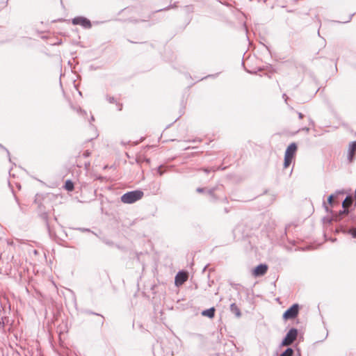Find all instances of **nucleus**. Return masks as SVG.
<instances>
[{
    "mask_svg": "<svg viewBox=\"0 0 356 356\" xmlns=\"http://www.w3.org/2000/svg\"><path fill=\"white\" fill-rule=\"evenodd\" d=\"M116 105H117V107H118V111H121L122 110V104H119V103H116Z\"/></svg>",
    "mask_w": 356,
    "mask_h": 356,
    "instance_id": "obj_21",
    "label": "nucleus"
},
{
    "mask_svg": "<svg viewBox=\"0 0 356 356\" xmlns=\"http://www.w3.org/2000/svg\"><path fill=\"white\" fill-rule=\"evenodd\" d=\"M293 350L291 348H288L283 352L280 356H293Z\"/></svg>",
    "mask_w": 356,
    "mask_h": 356,
    "instance_id": "obj_16",
    "label": "nucleus"
},
{
    "mask_svg": "<svg viewBox=\"0 0 356 356\" xmlns=\"http://www.w3.org/2000/svg\"><path fill=\"white\" fill-rule=\"evenodd\" d=\"M351 17H352V15H350V16L349 17V19H348V21H350V20L351 19Z\"/></svg>",
    "mask_w": 356,
    "mask_h": 356,
    "instance_id": "obj_29",
    "label": "nucleus"
},
{
    "mask_svg": "<svg viewBox=\"0 0 356 356\" xmlns=\"http://www.w3.org/2000/svg\"><path fill=\"white\" fill-rule=\"evenodd\" d=\"M230 310L232 313L235 314L237 317H240L241 316V311L235 303H232L230 305Z\"/></svg>",
    "mask_w": 356,
    "mask_h": 356,
    "instance_id": "obj_10",
    "label": "nucleus"
},
{
    "mask_svg": "<svg viewBox=\"0 0 356 356\" xmlns=\"http://www.w3.org/2000/svg\"><path fill=\"white\" fill-rule=\"evenodd\" d=\"M90 155V152L88 150L85 151L83 154V156L85 158L88 157Z\"/></svg>",
    "mask_w": 356,
    "mask_h": 356,
    "instance_id": "obj_18",
    "label": "nucleus"
},
{
    "mask_svg": "<svg viewBox=\"0 0 356 356\" xmlns=\"http://www.w3.org/2000/svg\"><path fill=\"white\" fill-rule=\"evenodd\" d=\"M299 306L298 304L293 305L283 314V318L285 320L293 319L298 314Z\"/></svg>",
    "mask_w": 356,
    "mask_h": 356,
    "instance_id": "obj_3",
    "label": "nucleus"
},
{
    "mask_svg": "<svg viewBox=\"0 0 356 356\" xmlns=\"http://www.w3.org/2000/svg\"><path fill=\"white\" fill-rule=\"evenodd\" d=\"M65 188L68 191H72L74 189V184L70 180H67L65 184Z\"/></svg>",
    "mask_w": 356,
    "mask_h": 356,
    "instance_id": "obj_13",
    "label": "nucleus"
},
{
    "mask_svg": "<svg viewBox=\"0 0 356 356\" xmlns=\"http://www.w3.org/2000/svg\"><path fill=\"white\" fill-rule=\"evenodd\" d=\"M345 233L350 234L353 238H356V227H352L344 231Z\"/></svg>",
    "mask_w": 356,
    "mask_h": 356,
    "instance_id": "obj_14",
    "label": "nucleus"
},
{
    "mask_svg": "<svg viewBox=\"0 0 356 356\" xmlns=\"http://www.w3.org/2000/svg\"><path fill=\"white\" fill-rule=\"evenodd\" d=\"M298 118H299L300 119H302V118H303V115H302V113H301L298 112Z\"/></svg>",
    "mask_w": 356,
    "mask_h": 356,
    "instance_id": "obj_23",
    "label": "nucleus"
},
{
    "mask_svg": "<svg viewBox=\"0 0 356 356\" xmlns=\"http://www.w3.org/2000/svg\"><path fill=\"white\" fill-rule=\"evenodd\" d=\"M356 153V141H353L349 144L348 149L347 159L350 163L354 160L355 154Z\"/></svg>",
    "mask_w": 356,
    "mask_h": 356,
    "instance_id": "obj_5",
    "label": "nucleus"
},
{
    "mask_svg": "<svg viewBox=\"0 0 356 356\" xmlns=\"http://www.w3.org/2000/svg\"><path fill=\"white\" fill-rule=\"evenodd\" d=\"M300 356V355H299Z\"/></svg>",
    "mask_w": 356,
    "mask_h": 356,
    "instance_id": "obj_30",
    "label": "nucleus"
},
{
    "mask_svg": "<svg viewBox=\"0 0 356 356\" xmlns=\"http://www.w3.org/2000/svg\"><path fill=\"white\" fill-rule=\"evenodd\" d=\"M216 170L214 168H211V169H209V168H204V171L207 173H209V172L211 171H215Z\"/></svg>",
    "mask_w": 356,
    "mask_h": 356,
    "instance_id": "obj_20",
    "label": "nucleus"
},
{
    "mask_svg": "<svg viewBox=\"0 0 356 356\" xmlns=\"http://www.w3.org/2000/svg\"><path fill=\"white\" fill-rule=\"evenodd\" d=\"M268 270V266L266 264H259L253 271V275L256 277L264 275Z\"/></svg>",
    "mask_w": 356,
    "mask_h": 356,
    "instance_id": "obj_7",
    "label": "nucleus"
},
{
    "mask_svg": "<svg viewBox=\"0 0 356 356\" xmlns=\"http://www.w3.org/2000/svg\"><path fill=\"white\" fill-rule=\"evenodd\" d=\"M296 151H297V145L295 143H292L286 148L284 155L289 156V157L293 159Z\"/></svg>",
    "mask_w": 356,
    "mask_h": 356,
    "instance_id": "obj_8",
    "label": "nucleus"
},
{
    "mask_svg": "<svg viewBox=\"0 0 356 356\" xmlns=\"http://www.w3.org/2000/svg\"><path fill=\"white\" fill-rule=\"evenodd\" d=\"M188 278V275L186 273L184 272H179L176 276H175V284L176 286H179L181 284H183Z\"/></svg>",
    "mask_w": 356,
    "mask_h": 356,
    "instance_id": "obj_6",
    "label": "nucleus"
},
{
    "mask_svg": "<svg viewBox=\"0 0 356 356\" xmlns=\"http://www.w3.org/2000/svg\"><path fill=\"white\" fill-rule=\"evenodd\" d=\"M303 131H305L306 132H308L309 131V129L308 127H304L302 128Z\"/></svg>",
    "mask_w": 356,
    "mask_h": 356,
    "instance_id": "obj_27",
    "label": "nucleus"
},
{
    "mask_svg": "<svg viewBox=\"0 0 356 356\" xmlns=\"http://www.w3.org/2000/svg\"><path fill=\"white\" fill-rule=\"evenodd\" d=\"M143 192L136 190L127 192L121 196V201L124 204H133L143 197Z\"/></svg>",
    "mask_w": 356,
    "mask_h": 356,
    "instance_id": "obj_1",
    "label": "nucleus"
},
{
    "mask_svg": "<svg viewBox=\"0 0 356 356\" xmlns=\"http://www.w3.org/2000/svg\"><path fill=\"white\" fill-rule=\"evenodd\" d=\"M292 158L289 157V156L284 155V168H286L289 166V165L292 162Z\"/></svg>",
    "mask_w": 356,
    "mask_h": 356,
    "instance_id": "obj_15",
    "label": "nucleus"
},
{
    "mask_svg": "<svg viewBox=\"0 0 356 356\" xmlns=\"http://www.w3.org/2000/svg\"><path fill=\"white\" fill-rule=\"evenodd\" d=\"M72 24L74 25H80L85 29L91 27V22L89 19L83 17H76L72 19Z\"/></svg>",
    "mask_w": 356,
    "mask_h": 356,
    "instance_id": "obj_4",
    "label": "nucleus"
},
{
    "mask_svg": "<svg viewBox=\"0 0 356 356\" xmlns=\"http://www.w3.org/2000/svg\"><path fill=\"white\" fill-rule=\"evenodd\" d=\"M323 205H324V207H325V209L326 210V211H328L329 209H328L327 206H326V204L325 202L323 203Z\"/></svg>",
    "mask_w": 356,
    "mask_h": 356,
    "instance_id": "obj_26",
    "label": "nucleus"
},
{
    "mask_svg": "<svg viewBox=\"0 0 356 356\" xmlns=\"http://www.w3.org/2000/svg\"><path fill=\"white\" fill-rule=\"evenodd\" d=\"M298 335V330L296 328H291L287 332L286 335L282 340L281 346H286L292 344L296 339Z\"/></svg>",
    "mask_w": 356,
    "mask_h": 356,
    "instance_id": "obj_2",
    "label": "nucleus"
},
{
    "mask_svg": "<svg viewBox=\"0 0 356 356\" xmlns=\"http://www.w3.org/2000/svg\"><path fill=\"white\" fill-rule=\"evenodd\" d=\"M106 99L111 104L116 103V101H115V98L113 97H108V96H107L106 97Z\"/></svg>",
    "mask_w": 356,
    "mask_h": 356,
    "instance_id": "obj_17",
    "label": "nucleus"
},
{
    "mask_svg": "<svg viewBox=\"0 0 356 356\" xmlns=\"http://www.w3.org/2000/svg\"><path fill=\"white\" fill-rule=\"evenodd\" d=\"M90 163H89V162H88V163H85V168H86V169H88V168H89V167H90Z\"/></svg>",
    "mask_w": 356,
    "mask_h": 356,
    "instance_id": "obj_24",
    "label": "nucleus"
},
{
    "mask_svg": "<svg viewBox=\"0 0 356 356\" xmlns=\"http://www.w3.org/2000/svg\"><path fill=\"white\" fill-rule=\"evenodd\" d=\"M158 172H159V174H160L161 175H162V172L160 170V168H159Z\"/></svg>",
    "mask_w": 356,
    "mask_h": 356,
    "instance_id": "obj_28",
    "label": "nucleus"
},
{
    "mask_svg": "<svg viewBox=\"0 0 356 356\" xmlns=\"http://www.w3.org/2000/svg\"><path fill=\"white\" fill-rule=\"evenodd\" d=\"M209 193L211 195H213V189H211L209 191Z\"/></svg>",
    "mask_w": 356,
    "mask_h": 356,
    "instance_id": "obj_25",
    "label": "nucleus"
},
{
    "mask_svg": "<svg viewBox=\"0 0 356 356\" xmlns=\"http://www.w3.org/2000/svg\"><path fill=\"white\" fill-rule=\"evenodd\" d=\"M352 202H353V199L350 196H347L346 197V199L343 201L342 202V207L343 209H347L348 208L351 204H352Z\"/></svg>",
    "mask_w": 356,
    "mask_h": 356,
    "instance_id": "obj_11",
    "label": "nucleus"
},
{
    "mask_svg": "<svg viewBox=\"0 0 356 356\" xmlns=\"http://www.w3.org/2000/svg\"><path fill=\"white\" fill-rule=\"evenodd\" d=\"M202 315L204 316H207L210 318H213L215 315V309L214 307L209 308L208 309L204 310L202 312Z\"/></svg>",
    "mask_w": 356,
    "mask_h": 356,
    "instance_id": "obj_9",
    "label": "nucleus"
},
{
    "mask_svg": "<svg viewBox=\"0 0 356 356\" xmlns=\"http://www.w3.org/2000/svg\"><path fill=\"white\" fill-rule=\"evenodd\" d=\"M196 191L197 193H202L204 192V189L202 188H197Z\"/></svg>",
    "mask_w": 356,
    "mask_h": 356,
    "instance_id": "obj_22",
    "label": "nucleus"
},
{
    "mask_svg": "<svg viewBox=\"0 0 356 356\" xmlns=\"http://www.w3.org/2000/svg\"><path fill=\"white\" fill-rule=\"evenodd\" d=\"M343 191H337L334 195H330L327 198V202L330 204H332L333 203V199L334 197H337L339 194H343Z\"/></svg>",
    "mask_w": 356,
    "mask_h": 356,
    "instance_id": "obj_12",
    "label": "nucleus"
},
{
    "mask_svg": "<svg viewBox=\"0 0 356 356\" xmlns=\"http://www.w3.org/2000/svg\"><path fill=\"white\" fill-rule=\"evenodd\" d=\"M339 213H340V215L348 214V210H347L346 209H344L343 211H341Z\"/></svg>",
    "mask_w": 356,
    "mask_h": 356,
    "instance_id": "obj_19",
    "label": "nucleus"
}]
</instances>
